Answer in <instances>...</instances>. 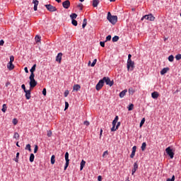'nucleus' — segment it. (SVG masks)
Masks as SVG:
<instances>
[{
	"instance_id": "obj_11",
	"label": "nucleus",
	"mask_w": 181,
	"mask_h": 181,
	"mask_svg": "<svg viewBox=\"0 0 181 181\" xmlns=\"http://www.w3.org/2000/svg\"><path fill=\"white\" fill-rule=\"evenodd\" d=\"M136 152V146H134L132 147V153L130 155V158L132 159H134V158L135 157V153Z\"/></svg>"
},
{
	"instance_id": "obj_8",
	"label": "nucleus",
	"mask_w": 181,
	"mask_h": 181,
	"mask_svg": "<svg viewBox=\"0 0 181 181\" xmlns=\"http://www.w3.org/2000/svg\"><path fill=\"white\" fill-rule=\"evenodd\" d=\"M45 8H47V11L49 12H56V11H57V8H56L55 6H52V4L45 5Z\"/></svg>"
},
{
	"instance_id": "obj_30",
	"label": "nucleus",
	"mask_w": 181,
	"mask_h": 181,
	"mask_svg": "<svg viewBox=\"0 0 181 181\" xmlns=\"http://www.w3.org/2000/svg\"><path fill=\"white\" fill-rule=\"evenodd\" d=\"M7 108H8V107H6V104H4V105H3V107H2V109H1V111H2L3 112H6Z\"/></svg>"
},
{
	"instance_id": "obj_34",
	"label": "nucleus",
	"mask_w": 181,
	"mask_h": 181,
	"mask_svg": "<svg viewBox=\"0 0 181 181\" xmlns=\"http://www.w3.org/2000/svg\"><path fill=\"white\" fill-rule=\"evenodd\" d=\"M168 60H169L170 62H173V60H175V57H173V55H170V56L168 57Z\"/></svg>"
},
{
	"instance_id": "obj_31",
	"label": "nucleus",
	"mask_w": 181,
	"mask_h": 181,
	"mask_svg": "<svg viewBox=\"0 0 181 181\" xmlns=\"http://www.w3.org/2000/svg\"><path fill=\"white\" fill-rule=\"evenodd\" d=\"M86 26H87V19L84 18L83 19V23L82 24L83 29H84V28H86Z\"/></svg>"
},
{
	"instance_id": "obj_22",
	"label": "nucleus",
	"mask_w": 181,
	"mask_h": 181,
	"mask_svg": "<svg viewBox=\"0 0 181 181\" xmlns=\"http://www.w3.org/2000/svg\"><path fill=\"white\" fill-rule=\"evenodd\" d=\"M84 166H86V161L82 160L81 162L80 170H83V169H84Z\"/></svg>"
},
{
	"instance_id": "obj_60",
	"label": "nucleus",
	"mask_w": 181,
	"mask_h": 181,
	"mask_svg": "<svg viewBox=\"0 0 181 181\" xmlns=\"http://www.w3.org/2000/svg\"><path fill=\"white\" fill-rule=\"evenodd\" d=\"M119 117L118 116H116L113 121H115L116 122H118Z\"/></svg>"
},
{
	"instance_id": "obj_21",
	"label": "nucleus",
	"mask_w": 181,
	"mask_h": 181,
	"mask_svg": "<svg viewBox=\"0 0 181 181\" xmlns=\"http://www.w3.org/2000/svg\"><path fill=\"white\" fill-rule=\"evenodd\" d=\"M80 88H81V86H80V85H78V84H76L73 87L74 91H78V90H80Z\"/></svg>"
},
{
	"instance_id": "obj_17",
	"label": "nucleus",
	"mask_w": 181,
	"mask_h": 181,
	"mask_svg": "<svg viewBox=\"0 0 181 181\" xmlns=\"http://www.w3.org/2000/svg\"><path fill=\"white\" fill-rule=\"evenodd\" d=\"M36 70V64H35L32 68L30 69V71L31 73L30 76H35V71Z\"/></svg>"
},
{
	"instance_id": "obj_40",
	"label": "nucleus",
	"mask_w": 181,
	"mask_h": 181,
	"mask_svg": "<svg viewBox=\"0 0 181 181\" xmlns=\"http://www.w3.org/2000/svg\"><path fill=\"white\" fill-rule=\"evenodd\" d=\"M71 23H72V25H74V26H77V25H78L77 21H76V20H72Z\"/></svg>"
},
{
	"instance_id": "obj_47",
	"label": "nucleus",
	"mask_w": 181,
	"mask_h": 181,
	"mask_svg": "<svg viewBox=\"0 0 181 181\" xmlns=\"http://www.w3.org/2000/svg\"><path fill=\"white\" fill-rule=\"evenodd\" d=\"M69 162L66 161L65 166H64V170H66V169H67V168H69Z\"/></svg>"
},
{
	"instance_id": "obj_56",
	"label": "nucleus",
	"mask_w": 181,
	"mask_h": 181,
	"mask_svg": "<svg viewBox=\"0 0 181 181\" xmlns=\"http://www.w3.org/2000/svg\"><path fill=\"white\" fill-rule=\"evenodd\" d=\"M69 108V103L66 102L65 103V110H67Z\"/></svg>"
},
{
	"instance_id": "obj_10",
	"label": "nucleus",
	"mask_w": 181,
	"mask_h": 181,
	"mask_svg": "<svg viewBox=\"0 0 181 181\" xmlns=\"http://www.w3.org/2000/svg\"><path fill=\"white\" fill-rule=\"evenodd\" d=\"M63 56V54L62 52L58 53L57 56L56 57V62L58 63H62V57Z\"/></svg>"
},
{
	"instance_id": "obj_36",
	"label": "nucleus",
	"mask_w": 181,
	"mask_h": 181,
	"mask_svg": "<svg viewBox=\"0 0 181 181\" xmlns=\"http://www.w3.org/2000/svg\"><path fill=\"white\" fill-rule=\"evenodd\" d=\"M145 124V117H144L140 122V128Z\"/></svg>"
},
{
	"instance_id": "obj_48",
	"label": "nucleus",
	"mask_w": 181,
	"mask_h": 181,
	"mask_svg": "<svg viewBox=\"0 0 181 181\" xmlns=\"http://www.w3.org/2000/svg\"><path fill=\"white\" fill-rule=\"evenodd\" d=\"M100 45L102 47H105V42H100Z\"/></svg>"
},
{
	"instance_id": "obj_24",
	"label": "nucleus",
	"mask_w": 181,
	"mask_h": 181,
	"mask_svg": "<svg viewBox=\"0 0 181 181\" xmlns=\"http://www.w3.org/2000/svg\"><path fill=\"white\" fill-rule=\"evenodd\" d=\"M55 156L54 155H52V157H51V164L52 165H54V163L56 162V160H55Z\"/></svg>"
},
{
	"instance_id": "obj_15",
	"label": "nucleus",
	"mask_w": 181,
	"mask_h": 181,
	"mask_svg": "<svg viewBox=\"0 0 181 181\" xmlns=\"http://www.w3.org/2000/svg\"><path fill=\"white\" fill-rule=\"evenodd\" d=\"M7 69H8V70H13L15 69V65H13V62H8Z\"/></svg>"
},
{
	"instance_id": "obj_57",
	"label": "nucleus",
	"mask_w": 181,
	"mask_h": 181,
	"mask_svg": "<svg viewBox=\"0 0 181 181\" xmlns=\"http://www.w3.org/2000/svg\"><path fill=\"white\" fill-rule=\"evenodd\" d=\"M132 57V55L131 54H129L128 55V59H127V61L132 60V59H131Z\"/></svg>"
},
{
	"instance_id": "obj_19",
	"label": "nucleus",
	"mask_w": 181,
	"mask_h": 181,
	"mask_svg": "<svg viewBox=\"0 0 181 181\" xmlns=\"http://www.w3.org/2000/svg\"><path fill=\"white\" fill-rule=\"evenodd\" d=\"M168 71H169V68L166 67V68H163L161 71H160V74L161 76H163L164 74H166L168 73Z\"/></svg>"
},
{
	"instance_id": "obj_61",
	"label": "nucleus",
	"mask_w": 181,
	"mask_h": 181,
	"mask_svg": "<svg viewBox=\"0 0 181 181\" xmlns=\"http://www.w3.org/2000/svg\"><path fill=\"white\" fill-rule=\"evenodd\" d=\"M103 180V177H101V175H99L98 177V181H101Z\"/></svg>"
},
{
	"instance_id": "obj_63",
	"label": "nucleus",
	"mask_w": 181,
	"mask_h": 181,
	"mask_svg": "<svg viewBox=\"0 0 181 181\" xmlns=\"http://www.w3.org/2000/svg\"><path fill=\"white\" fill-rule=\"evenodd\" d=\"M129 93L131 94V93H134V90H132V88H129Z\"/></svg>"
},
{
	"instance_id": "obj_3",
	"label": "nucleus",
	"mask_w": 181,
	"mask_h": 181,
	"mask_svg": "<svg viewBox=\"0 0 181 181\" xmlns=\"http://www.w3.org/2000/svg\"><path fill=\"white\" fill-rule=\"evenodd\" d=\"M102 81H103V83H106L107 86H109L110 87H112L114 86V81H111L110 77H103Z\"/></svg>"
},
{
	"instance_id": "obj_33",
	"label": "nucleus",
	"mask_w": 181,
	"mask_h": 181,
	"mask_svg": "<svg viewBox=\"0 0 181 181\" xmlns=\"http://www.w3.org/2000/svg\"><path fill=\"white\" fill-rule=\"evenodd\" d=\"M134 110V104H130L128 107V111H132Z\"/></svg>"
},
{
	"instance_id": "obj_55",
	"label": "nucleus",
	"mask_w": 181,
	"mask_h": 181,
	"mask_svg": "<svg viewBox=\"0 0 181 181\" xmlns=\"http://www.w3.org/2000/svg\"><path fill=\"white\" fill-rule=\"evenodd\" d=\"M78 8H81V11H82L83 10V4H79L78 5Z\"/></svg>"
},
{
	"instance_id": "obj_4",
	"label": "nucleus",
	"mask_w": 181,
	"mask_h": 181,
	"mask_svg": "<svg viewBox=\"0 0 181 181\" xmlns=\"http://www.w3.org/2000/svg\"><path fill=\"white\" fill-rule=\"evenodd\" d=\"M165 152H166L167 155H168V156H170V159H173V158L175 157V153H173V150H172L170 146L168 147L165 149Z\"/></svg>"
},
{
	"instance_id": "obj_23",
	"label": "nucleus",
	"mask_w": 181,
	"mask_h": 181,
	"mask_svg": "<svg viewBox=\"0 0 181 181\" xmlns=\"http://www.w3.org/2000/svg\"><path fill=\"white\" fill-rule=\"evenodd\" d=\"M141 149L143 152L146 149V142L142 143Z\"/></svg>"
},
{
	"instance_id": "obj_41",
	"label": "nucleus",
	"mask_w": 181,
	"mask_h": 181,
	"mask_svg": "<svg viewBox=\"0 0 181 181\" xmlns=\"http://www.w3.org/2000/svg\"><path fill=\"white\" fill-rule=\"evenodd\" d=\"M37 149H39V147L37 146V145H35V148H34V153H37Z\"/></svg>"
},
{
	"instance_id": "obj_35",
	"label": "nucleus",
	"mask_w": 181,
	"mask_h": 181,
	"mask_svg": "<svg viewBox=\"0 0 181 181\" xmlns=\"http://www.w3.org/2000/svg\"><path fill=\"white\" fill-rule=\"evenodd\" d=\"M108 156V151H104L103 154V158H107Z\"/></svg>"
},
{
	"instance_id": "obj_12",
	"label": "nucleus",
	"mask_w": 181,
	"mask_h": 181,
	"mask_svg": "<svg viewBox=\"0 0 181 181\" xmlns=\"http://www.w3.org/2000/svg\"><path fill=\"white\" fill-rule=\"evenodd\" d=\"M136 170H138V163H134L133 168L132 170V175H134L135 174V172H136Z\"/></svg>"
},
{
	"instance_id": "obj_29",
	"label": "nucleus",
	"mask_w": 181,
	"mask_h": 181,
	"mask_svg": "<svg viewBox=\"0 0 181 181\" xmlns=\"http://www.w3.org/2000/svg\"><path fill=\"white\" fill-rule=\"evenodd\" d=\"M13 139L16 140L19 139V133L15 132L13 135Z\"/></svg>"
},
{
	"instance_id": "obj_16",
	"label": "nucleus",
	"mask_w": 181,
	"mask_h": 181,
	"mask_svg": "<svg viewBox=\"0 0 181 181\" xmlns=\"http://www.w3.org/2000/svg\"><path fill=\"white\" fill-rule=\"evenodd\" d=\"M151 97L152 98H153L154 100H156V98H158L159 97V93L155 91V92H153L151 93Z\"/></svg>"
},
{
	"instance_id": "obj_52",
	"label": "nucleus",
	"mask_w": 181,
	"mask_h": 181,
	"mask_svg": "<svg viewBox=\"0 0 181 181\" xmlns=\"http://www.w3.org/2000/svg\"><path fill=\"white\" fill-rule=\"evenodd\" d=\"M42 94H43V95H46V94H47L46 88H43Z\"/></svg>"
},
{
	"instance_id": "obj_25",
	"label": "nucleus",
	"mask_w": 181,
	"mask_h": 181,
	"mask_svg": "<svg viewBox=\"0 0 181 181\" xmlns=\"http://www.w3.org/2000/svg\"><path fill=\"white\" fill-rule=\"evenodd\" d=\"M35 160V154L31 153L30 156V162H33Z\"/></svg>"
},
{
	"instance_id": "obj_37",
	"label": "nucleus",
	"mask_w": 181,
	"mask_h": 181,
	"mask_svg": "<svg viewBox=\"0 0 181 181\" xmlns=\"http://www.w3.org/2000/svg\"><path fill=\"white\" fill-rule=\"evenodd\" d=\"M95 64H97V59H95L93 60V62H92V64H90L91 67H94V66H95Z\"/></svg>"
},
{
	"instance_id": "obj_51",
	"label": "nucleus",
	"mask_w": 181,
	"mask_h": 181,
	"mask_svg": "<svg viewBox=\"0 0 181 181\" xmlns=\"http://www.w3.org/2000/svg\"><path fill=\"white\" fill-rule=\"evenodd\" d=\"M83 124L84 125H86V127H88V125H90V122L88 121H85Z\"/></svg>"
},
{
	"instance_id": "obj_28",
	"label": "nucleus",
	"mask_w": 181,
	"mask_h": 181,
	"mask_svg": "<svg viewBox=\"0 0 181 181\" xmlns=\"http://www.w3.org/2000/svg\"><path fill=\"white\" fill-rule=\"evenodd\" d=\"M65 160L66 162H70V159H69V152L65 153Z\"/></svg>"
},
{
	"instance_id": "obj_32",
	"label": "nucleus",
	"mask_w": 181,
	"mask_h": 181,
	"mask_svg": "<svg viewBox=\"0 0 181 181\" xmlns=\"http://www.w3.org/2000/svg\"><path fill=\"white\" fill-rule=\"evenodd\" d=\"M118 40H119V37L115 35L112 37V42H118Z\"/></svg>"
},
{
	"instance_id": "obj_2",
	"label": "nucleus",
	"mask_w": 181,
	"mask_h": 181,
	"mask_svg": "<svg viewBox=\"0 0 181 181\" xmlns=\"http://www.w3.org/2000/svg\"><path fill=\"white\" fill-rule=\"evenodd\" d=\"M29 79L30 88H35L37 86V81L35 80V76H30Z\"/></svg>"
},
{
	"instance_id": "obj_44",
	"label": "nucleus",
	"mask_w": 181,
	"mask_h": 181,
	"mask_svg": "<svg viewBox=\"0 0 181 181\" xmlns=\"http://www.w3.org/2000/svg\"><path fill=\"white\" fill-rule=\"evenodd\" d=\"M110 40H111V35H107V36L106 37V40H105V42H108V41H110Z\"/></svg>"
},
{
	"instance_id": "obj_59",
	"label": "nucleus",
	"mask_w": 181,
	"mask_h": 181,
	"mask_svg": "<svg viewBox=\"0 0 181 181\" xmlns=\"http://www.w3.org/2000/svg\"><path fill=\"white\" fill-rule=\"evenodd\" d=\"M119 125H121V122H118L116 126V129H118Z\"/></svg>"
},
{
	"instance_id": "obj_45",
	"label": "nucleus",
	"mask_w": 181,
	"mask_h": 181,
	"mask_svg": "<svg viewBox=\"0 0 181 181\" xmlns=\"http://www.w3.org/2000/svg\"><path fill=\"white\" fill-rule=\"evenodd\" d=\"M13 125H16L18 124V119H13Z\"/></svg>"
},
{
	"instance_id": "obj_26",
	"label": "nucleus",
	"mask_w": 181,
	"mask_h": 181,
	"mask_svg": "<svg viewBox=\"0 0 181 181\" xmlns=\"http://www.w3.org/2000/svg\"><path fill=\"white\" fill-rule=\"evenodd\" d=\"M25 149L26 151H29V152H31L32 151V148H31V146H30V144H27Z\"/></svg>"
},
{
	"instance_id": "obj_53",
	"label": "nucleus",
	"mask_w": 181,
	"mask_h": 181,
	"mask_svg": "<svg viewBox=\"0 0 181 181\" xmlns=\"http://www.w3.org/2000/svg\"><path fill=\"white\" fill-rule=\"evenodd\" d=\"M4 43H5V41L4 40H0V46H4Z\"/></svg>"
},
{
	"instance_id": "obj_39",
	"label": "nucleus",
	"mask_w": 181,
	"mask_h": 181,
	"mask_svg": "<svg viewBox=\"0 0 181 181\" xmlns=\"http://www.w3.org/2000/svg\"><path fill=\"white\" fill-rule=\"evenodd\" d=\"M175 59H176V60H181V54H177L175 56Z\"/></svg>"
},
{
	"instance_id": "obj_7",
	"label": "nucleus",
	"mask_w": 181,
	"mask_h": 181,
	"mask_svg": "<svg viewBox=\"0 0 181 181\" xmlns=\"http://www.w3.org/2000/svg\"><path fill=\"white\" fill-rule=\"evenodd\" d=\"M103 87H104V81H103V79H101L97 83L95 88H96L97 91H100V90H101L103 88Z\"/></svg>"
},
{
	"instance_id": "obj_5",
	"label": "nucleus",
	"mask_w": 181,
	"mask_h": 181,
	"mask_svg": "<svg viewBox=\"0 0 181 181\" xmlns=\"http://www.w3.org/2000/svg\"><path fill=\"white\" fill-rule=\"evenodd\" d=\"M127 70H131L132 71V70H134V67H135V62H134L132 60L127 61Z\"/></svg>"
},
{
	"instance_id": "obj_42",
	"label": "nucleus",
	"mask_w": 181,
	"mask_h": 181,
	"mask_svg": "<svg viewBox=\"0 0 181 181\" xmlns=\"http://www.w3.org/2000/svg\"><path fill=\"white\" fill-rule=\"evenodd\" d=\"M166 181H175V175H173L172 178L167 179Z\"/></svg>"
},
{
	"instance_id": "obj_54",
	"label": "nucleus",
	"mask_w": 181,
	"mask_h": 181,
	"mask_svg": "<svg viewBox=\"0 0 181 181\" xmlns=\"http://www.w3.org/2000/svg\"><path fill=\"white\" fill-rule=\"evenodd\" d=\"M47 136H49V137L52 136V131L47 132Z\"/></svg>"
},
{
	"instance_id": "obj_38",
	"label": "nucleus",
	"mask_w": 181,
	"mask_h": 181,
	"mask_svg": "<svg viewBox=\"0 0 181 181\" xmlns=\"http://www.w3.org/2000/svg\"><path fill=\"white\" fill-rule=\"evenodd\" d=\"M13 62H15V57H13V55H11L10 57V63H13Z\"/></svg>"
},
{
	"instance_id": "obj_58",
	"label": "nucleus",
	"mask_w": 181,
	"mask_h": 181,
	"mask_svg": "<svg viewBox=\"0 0 181 181\" xmlns=\"http://www.w3.org/2000/svg\"><path fill=\"white\" fill-rule=\"evenodd\" d=\"M67 95H69V90L64 92V97H67Z\"/></svg>"
},
{
	"instance_id": "obj_49",
	"label": "nucleus",
	"mask_w": 181,
	"mask_h": 181,
	"mask_svg": "<svg viewBox=\"0 0 181 181\" xmlns=\"http://www.w3.org/2000/svg\"><path fill=\"white\" fill-rule=\"evenodd\" d=\"M117 127L115 128V126H112V127L111 128L112 132H115V130H117Z\"/></svg>"
},
{
	"instance_id": "obj_62",
	"label": "nucleus",
	"mask_w": 181,
	"mask_h": 181,
	"mask_svg": "<svg viewBox=\"0 0 181 181\" xmlns=\"http://www.w3.org/2000/svg\"><path fill=\"white\" fill-rule=\"evenodd\" d=\"M117 122L115 120L112 121V126L115 127L117 125Z\"/></svg>"
},
{
	"instance_id": "obj_14",
	"label": "nucleus",
	"mask_w": 181,
	"mask_h": 181,
	"mask_svg": "<svg viewBox=\"0 0 181 181\" xmlns=\"http://www.w3.org/2000/svg\"><path fill=\"white\" fill-rule=\"evenodd\" d=\"M33 4H34V7H33L34 11H37V5H39V1L33 0Z\"/></svg>"
},
{
	"instance_id": "obj_13",
	"label": "nucleus",
	"mask_w": 181,
	"mask_h": 181,
	"mask_svg": "<svg viewBox=\"0 0 181 181\" xmlns=\"http://www.w3.org/2000/svg\"><path fill=\"white\" fill-rule=\"evenodd\" d=\"M30 90H25L24 93H25V98L26 100H30V98L32 97L30 95Z\"/></svg>"
},
{
	"instance_id": "obj_20",
	"label": "nucleus",
	"mask_w": 181,
	"mask_h": 181,
	"mask_svg": "<svg viewBox=\"0 0 181 181\" xmlns=\"http://www.w3.org/2000/svg\"><path fill=\"white\" fill-rule=\"evenodd\" d=\"M98 4H100V0H93V8H97L98 6Z\"/></svg>"
},
{
	"instance_id": "obj_27",
	"label": "nucleus",
	"mask_w": 181,
	"mask_h": 181,
	"mask_svg": "<svg viewBox=\"0 0 181 181\" xmlns=\"http://www.w3.org/2000/svg\"><path fill=\"white\" fill-rule=\"evenodd\" d=\"M70 18H71V19H72V21L75 20L77 18V15L75 13H74L70 15Z\"/></svg>"
},
{
	"instance_id": "obj_43",
	"label": "nucleus",
	"mask_w": 181,
	"mask_h": 181,
	"mask_svg": "<svg viewBox=\"0 0 181 181\" xmlns=\"http://www.w3.org/2000/svg\"><path fill=\"white\" fill-rule=\"evenodd\" d=\"M21 88L24 90V93H25V91H27L28 90H26V86H25V84H23L22 86H21Z\"/></svg>"
},
{
	"instance_id": "obj_1",
	"label": "nucleus",
	"mask_w": 181,
	"mask_h": 181,
	"mask_svg": "<svg viewBox=\"0 0 181 181\" xmlns=\"http://www.w3.org/2000/svg\"><path fill=\"white\" fill-rule=\"evenodd\" d=\"M107 19L112 25H115L118 21V17L117 16H112L111 15V12H108Z\"/></svg>"
},
{
	"instance_id": "obj_18",
	"label": "nucleus",
	"mask_w": 181,
	"mask_h": 181,
	"mask_svg": "<svg viewBox=\"0 0 181 181\" xmlns=\"http://www.w3.org/2000/svg\"><path fill=\"white\" fill-rule=\"evenodd\" d=\"M127 93H128V90L124 89V90H122V91L119 93V97H120V98H124V97H125V95L127 94Z\"/></svg>"
},
{
	"instance_id": "obj_64",
	"label": "nucleus",
	"mask_w": 181,
	"mask_h": 181,
	"mask_svg": "<svg viewBox=\"0 0 181 181\" xmlns=\"http://www.w3.org/2000/svg\"><path fill=\"white\" fill-rule=\"evenodd\" d=\"M24 70H25V73H29V71L28 70V67H25L24 69Z\"/></svg>"
},
{
	"instance_id": "obj_46",
	"label": "nucleus",
	"mask_w": 181,
	"mask_h": 181,
	"mask_svg": "<svg viewBox=\"0 0 181 181\" xmlns=\"http://www.w3.org/2000/svg\"><path fill=\"white\" fill-rule=\"evenodd\" d=\"M69 162L66 161L65 166H64V170H66V169H67V168H69Z\"/></svg>"
},
{
	"instance_id": "obj_9",
	"label": "nucleus",
	"mask_w": 181,
	"mask_h": 181,
	"mask_svg": "<svg viewBox=\"0 0 181 181\" xmlns=\"http://www.w3.org/2000/svg\"><path fill=\"white\" fill-rule=\"evenodd\" d=\"M62 6L64 9H69L70 8V1L66 0L62 3Z\"/></svg>"
},
{
	"instance_id": "obj_6",
	"label": "nucleus",
	"mask_w": 181,
	"mask_h": 181,
	"mask_svg": "<svg viewBox=\"0 0 181 181\" xmlns=\"http://www.w3.org/2000/svg\"><path fill=\"white\" fill-rule=\"evenodd\" d=\"M144 19H146V21H155V17L151 13L148 15H146L141 18V21H144Z\"/></svg>"
},
{
	"instance_id": "obj_50",
	"label": "nucleus",
	"mask_w": 181,
	"mask_h": 181,
	"mask_svg": "<svg viewBox=\"0 0 181 181\" xmlns=\"http://www.w3.org/2000/svg\"><path fill=\"white\" fill-rule=\"evenodd\" d=\"M35 40H36V42H40V37H39V36H35Z\"/></svg>"
}]
</instances>
